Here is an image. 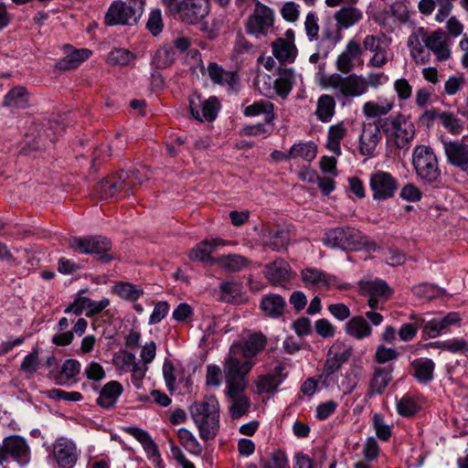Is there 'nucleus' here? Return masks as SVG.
<instances>
[{"mask_svg":"<svg viewBox=\"0 0 468 468\" xmlns=\"http://www.w3.org/2000/svg\"><path fill=\"white\" fill-rule=\"evenodd\" d=\"M191 418L204 441L213 440L219 429V404L216 397L207 396L189 408Z\"/></svg>","mask_w":468,"mask_h":468,"instance_id":"1","label":"nucleus"},{"mask_svg":"<svg viewBox=\"0 0 468 468\" xmlns=\"http://www.w3.org/2000/svg\"><path fill=\"white\" fill-rule=\"evenodd\" d=\"M388 147L408 149L415 135L414 124L402 113L389 116L379 121Z\"/></svg>","mask_w":468,"mask_h":468,"instance_id":"2","label":"nucleus"},{"mask_svg":"<svg viewBox=\"0 0 468 468\" xmlns=\"http://www.w3.org/2000/svg\"><path fill=\"white\" fill-rule=\"evenodd\" d=\"M321 85L324 89L333 90L340 101H351L367 93L364 76L355 73L346 76L333 73L324 77Z\"/></svg>","mask_w":468,"mask_h":468,"instance_id":"3","label":"nucleus"},{"mask_svg":"<svg viewBox=\"0 0 468 468\" xmlns=\"http://www.w3.org/2000/svg\"><path fill=\"white\" fill-rule=\"evenodd\" d=\"M144 10V0H115L104 16L107 26H133L142 16Z\"/></svg>","mask_w":468,"mask_h":468,"instance_id":"4","label":"nucleus"},{"mask_svg":"<svg viewBox=\"0 0 468 468\" xmlns=\"http://www.w3.org/2000/svg\"><path fill=\"white\" fill-rule=\"evenodd\" d=\"M168 11L188 25L200 23L209 12L208 0H161Z\"/></svg>","mask_w":468,"mask_h":468,"instance_id":"5","label":"nucleus"},{"mask_svg":"<svg viewBox=\"0 0 468 468\" xmlns=\"http://www.w3.org/2000/svg\"><path fill=\"white\" fill-rule=\"evenodd\" d=\"M252 367L253 362L243 357L241 349L237 345H231L223 366L226 387L235 386L238 383L247 386V375Z\"/></svg>","mask_w":468,"mask_h":468,"instance_id":"6","label":"nucleus"},{"mask_svg":"<svg viewBox=\"0 0 468 468\" xmlns=\"http://www.w3.org/2000/svg\"><path fill=\"white\" fill-rule=\"evenodd\" d=\"M412 164L418 177L424 183L432 184L439 179L441 173L438 161L430 146H416L412 154Z\"/></svg>","mask_w":468,"mask_h":468,"instance_id":"7","label":"nucleus"},{"mask_svg":"<svg viewBox=\"0 0 468 468\" xmlns=\"http://www.w3.org/2000/svg\"><path fill=\"white\" fill-rule=\"evenodd\" d=\"M323 242L332 249L359 250L365 244L366 237L353 228H335L325 232Z\"/></svg>","mask_w":468,"mask_h":468,"instance_id":"8","label":"nucleus"},{"mask_svg":"<svg viewBox=\"0 0 468 468\" xmlns=\"http://www.w3.org/2000/svg\"><path fill=\"white\" fill-rule=\"evenodd\" d=\"M302 282L309 289H326L333 288L339 290H347L350 285L343 282L335 275L327 273L314 267H305L300 273Z\"/></svg>","mask_w":468,"mask_h":468,"instance_id":"9","label":"nucleus"},{"mask_svg":"<svg viewBox=\"0 0 468 468\" xmlns=\"http://www.w3.org/2000/svg\"><path fill=\"white\" fill-rule=\"evenodd\" d=\"M11 458L21 466H26L31 459L30 447L21 436L13 435L6 437L0 444V465Z\"/></svg>","mask_w":468,"mask_h":468,"instance_id":"10","label":"nucleus"},{"mask_svg":"<svg viewBox=\"0 0 468 468\" xmlns=\"http://www.w3.org/2000/svg\"><path fill=\"white\" fill-rule=\"evenodd\" d=\"M69 248L82 254H94L102 261H109L112 257L108 254L111 250V241L104 237L94 236L87 238L74 237L69 239Z\"/></svg>","mask_w":468,"mask_h":468,"instance_id":"11","label":"nucleus"},{"mask_svg":"<svg viewBox=\"0 0 468 468\" xmlns=\"http://www.w3.org/2000/svg\"><path fill=\"white\" fill-rule=\"evenodd\" d=\"M274 25V13L269 6L258 3L246 21V31L256 38L267 36Z\"/></svg>","mask_w":468,"mask_h":468,"instance_id":"12","label":"nucleus"},{"mask_svg":"<svg viewBox=\"0 0 468 468\" xmlns=\"http://www.w3.org/2000/svg\"><path fill=\"white\" fill-rule=\"evenodd\" d=\"M369 187L373 199L385 200L395 196L398 181L390 173L379 170L370 175Z\"/></svg>","mask_w":468,"mask_h":468,"instance_id":"13","label":"nucleus"},{"mask_svg":"<svg viewBox=\"0 0 468 468\" xmlns=\"http://www.w3.org/2000/svg\"><path fill=\"white\" fill-rule=\"evenodd\" d=\"M358 285L360 293L368 297L367 305L372 310H377L379 303L387 300L391 294V290L386 282L379 279L362 280Z\"/></svg>","mask_w":468,"mask_h":468,"instance_id":"14","label":"nucleus"},{"mask_svg":"<svg viewBox=\"0 0 468 468\" xmlns=\"http://www.w3.org/2000/svg\"><path fill=\"white\" fill-rule=\"evenodd\" d=\"M428 37L429 33L423 27H419L408 37L407 46L410 56L416 64L423 65L430 61Z\"/></svg>","mask_w":468,"mask_h":468,"instance_id":"15","label":"nucleus"},{"mask_svg":"<svg viewBox=\"0 0 468 468\" xmlns=\"http://www.w3.org/2000/svg\"><path fill=\"white\" fill-rule=\"evenodd\" d=\"M339 344H334L328 351L327 359L324 363V371L321 376L323 382L328 388H334L335 378L341 365L348 358L349 354L341 352Z\"/></svg>","mask_w":468,"mask_h":468,"instance_id":"16","label":"nucleus"},{"mask_svg":"<svg viewBox=\"0 0 468 468\" xmlns=\"http://www.w3.org/2000/svg\"><path fill=\"white\" fill-rule=\"evenodd\" d=\"M190 110L193 117L199 122H212L216 119L220 104L216 97L202 100L198 95L189 98Z\"/></svg>","mask_w":468,"mask_h":468,"instance_id":"17","label":"nucleus"},{"mask_svg":"<svg viewBox=\"0 0 468 468\" xmlns=\"http://www.w3.org/2000/svg\"><path fill=\"white\" fill-rule=\"evenodd\" d=\"M52 454L59 468H73L79 456L76 444L66 438L56 440Z\"/></svg>","mask_w":468,"mask_h":468,"instance_id":"18","label":"nucleus"},{"mask_svg":"<svg viewBox=\"0 0 468 468\" xmlns=\"http://www.w3.org/2000/svg\"><path fill=\"white\" fill-rule=\"evenodd\" d=\"M380 125L375 123H364L362 126L361 133L358 139V151L367 157H372L377 149V146L381 142Z\"/></svg>","mask_w":468,"mask_h":468,"instance_id":"19","label":"nucleus"},{"mask_svg":"<svg viewBox=\"0 0 468 468\" xmlns=\"http://www.w3.org/2000/svg\"><path fill=\"white\" fill-rule=\"evenodd\" d=\"M273 56L282 62L292 63L295 60L298 49L294 44V31L288 29L284 37L276 39L272 44Z\"/></svg>","mask_w":468,"mask_h":468,"instance_id":"20","label":"nucleus"},{"mask_svg":"<svg viewBox=\"0 0 468 468\" xmlns=\"http://www.w3.org/2000/svg\"><path fill=\"white\" fill-rule=\"evenodd\" d=\"M247 386L236 384L226 387V394L230 402L229 413L233 419H239L246 414L250 409V399L245 396Z\"/></svg>","mask_w":468,"mask_h":468,"instance_id":"21","label":"nucleus"},{"mask_svg":"<svg viewBox=\"0 0 468 468\" xmlns=\"http://www.w3.org/2000/svg\"><path fill=\"white\" fill-rule=\"evenodd\" d=\"M363 49L358 40L351 39L344 50L337 56L335 67L338 71L347 74L356 67V61L360 59Z\"/></svg>","mask_w":468,"mask_h":468,"instance_id":"22","label":"nucleus"},{"mask_svg":"<svg viewBox=\"0 0 468 468\" xmlns=\"http://www.w3.org/2000/svg\"><path fill=\"white\" fill-rule=\"evenodd\" d=\"M138 174V171H133L131 175L128 172L122 171L118 176L102 180L99 185V190L102 197H112L118 192L122 191L126 186V180L130 177H133L136 182L142 184L143 179L139 177Z\"/></svg>","mask_w":468,"mask_h":468,"instance_id":"23","label":"nucleus"},{"mask_svg":"<svg viewBox=\"0 0 468 468\" xmlns=\"http://www.w3.org/2000/svg\"><path fill=\"white\" fill-rule=\"evenodd\" d=\"M266 279L273 285L283 286L292 277V268L287 261L278 259L267 264L264 271Z\"/></svg>","mask_w":468,"mask_h":468,"instance_id":"24","label":"nucleus"},{"mask_svg":"<svg viewBox=\"0 0 468 468\" xmlns=\"http://www.w3.org/2000/svg\"><path fill=\"white\" fill-rule=\"evenodd\" d=\"M428 50L434 54L437 62L446 61L451 58L450 43L441 29H437L429 34Z\"/></svg>","mask_w":468,"mask_h":468,"instance_id":"25","label":"nucleus"},{"mask_svg":"<svg viewBox=\"0 0 468 468\" xmlns=\"http://www.w3.org/2000/svg\"><path fill=\"white\" fill-rule=\"evenodd\" d=\"M443 149L448 161L463 170L468 168V145L463 142H443Z\"/></svg>","mask_w":468,"mask_h":468,"instance_id":"26","label":"nucleus"},{"mask_svg":"<svg viewBox=\"0 0 468 468\" xmlns=\"http://www.w3.org/2000/svg\"><path fill=\"white\" fill-rule=\"evenodd\" d=\"M391 367H376L368 383L367 396L382 394L392 379Z\"/></svg>","mask_w":468,"mask_h":468,"instance_id":"27","label":"nucleus"},{"mask_svg":"<svg viewBox=\"0 0 468 468\" xmlns=\"http://www.w3.org/2000/svg\"><path fill=\"white\" fill-rule=\"evenodd\" d=\"M395 107V98L378 96L376 101H367L362 106V113L367 118H376L389 113Z\"/></svg>","mask_w":468,"mask_h":468,"instance_id":"28","label":"nucleus"},{"mask_svg":"<svg viewBox=\"0 0 468 468\" xmlns=\"http://www.w3.org/2000/svg\"><path fill=\"white\" fill-rule=\"evenodd\" d=\"M226 244L227 242L221 239H215L212 240L205 239L191 250L189 257L191 260L215 263L216 259L211 257V253L218 247H223Z\"/></svg>","mask_w":468,"mask_h":468,"instance_id":"29","label":"nucleus"},{"mask_svg":"<svg viewBox=\"0 0 468 468\" xmlns=\"http://www.w3.org/2000/svg\"><path fill=\"white\" fill-rule=\"evenodd\" d=\"M345 332L356 340H363L372 335L373 329L364 316L356 315L346 323Z\"/></svg>","mask_w":468,"mask_h":468,"instance_id":"30","label":"nucleus"},{"mask_svg":"<svg viewBox=\"0 0 468 468\" xmlns=\"http://www.w3.org/2000/svg\"><path fill=\"white\" fill-rule=\"evenodd\" d=\"M122 391L123 388L120 382L109 381L101 388L97 404L103 409H111L115 406Z\"/></svg>","mask_w":468,"mask_h":468,"instance_id":"31","label":"nucleus"},{"mask_svg":"<svg viewBox=\"0 0 468 468\" xmlns=\"http://www.w3.org/2000/svg\"><path fill=\"white\" fill-rule=\"evenodd\" d=\"M296 78L297 76L293 69H279L278 77L274 80L275 95L282 99L287 98L296 82Z\"/></svg>","mask_w":468,"mask_h":468,"instance_id":"32","label":"nucleus"},{"mask_svg":"<svg viewBox=\"0 0 468 468\" xmlns=\"http://www.w3.org/2000/svg\"><path fill=\"white\" fill-rule=\"evenodd\" d=\"M459 321L460 316L457 313H449L442 318H435L427 322L424 325V332L429 337L434 338Z\"/></svg>","mask_w":468,"mask_h":468,"instance_id":"33","label":"nucleus"},{"mask_svg":"<svg viewBox=\"0 0 468 468\" xmlns=\"http://www.w3.org/2000/svg\"><path fill=\"white\" fill-rule=\"evenodd\" d=\"M346 134L347 123L345 122H339L334 125H331L328 128L327 133V149L335 154L340 155L342 154L340 143L346 136Z\"/></svg>","mask_w":468,"mask_h":468,"instance_id":"34","label":"nucleus"},{"mask_svg":"<svg viewBox=\"0 0 468 468\" xmlns=\"http://www.w3.org/2000/svg\"><path fill=\"white\" fill-rule=\"evenodd\" d=\"M362 374L360 367H352L345 374L338 375L335 386L344 394H349L356 387Z\"/></svg>","mask_w":468,"mask_h":468,"instance_id":"35","label":"nucleus"},{"mask_svg":"<svg viewBox=\"0 0 468 468\" xmlns=\"http://www.w3.org/2000/svg\"><path fill=\"white\" fill-rule=\"evenodd\" d=\"M241 349V355L249 360H251L266 345V337L261 334H253L242 344L233 343Z\"/></svg>","mask_w":468,"mask_h":468,"instance_id":"36","label":"nucleus"},{"mask_svg":"<svg viewBox=\"0 0 468 468\" xmlns=\"http://www.w3.org/2000/svg\"><path fill=\"white\" fill-rule=\"evenodd\" d=\"M207 73L214 83L226 85L231 89L234 88L238 81V77L234 72L224 70L216 63L208 64Z\"/></svg>","mask_w":468,"mask_h":468,"instance_id":"37","label":"nucleus"},{"mask_svg":"<svg viewBox=\"0 0 468 468\" xmlns=\"http://www.w3.org/2000/svg\"><path fill=\"white\" fill-rule=\"evenodd\" d=\"M243 113L247 117L264 114L266 123H271L275 118L274 105L271 101L264 100L255 101L251 105L247 106L244 109Z\"/></svg>","mask_w":468,"mask_h":468,"instance_id":"38","label":"nucleus"},{"mask_svg":"<svg viewBox=\"0 0 468 468\" xmlns=\"http://www.w3.org/2000/svg\"><path fill=\"white\" fill-rule=\"evenodd\" d=\"M285 306V301L278 294H270L262 298L261 308L262 312L272 318L280 317Z\"/></svg>","mask_w":468,"mask_h":468,"instance_id":"39","label":"nucleus"},{"mask_svg":"<svg viewBox=\"0 0 468 468\" xmlns=\"http://www.w3.org/2000/svg\"><path fill=\"white\" fill-rule=\"evenodd\" d=\"M289 241L290 233L288 230L283 229L271 230L263 237V244L276 251L285 248Z\"/></svg>","mask_w":468,"mask_h":468,"instance_id":"40","label":"nucleus"},{"mask_svg":"<svg viewBox=\"0 0 468 468\" xmlns=\"http://www.w3.org/2000/svg\"><path fill=\"white\" fill-rule=\"evenodd\" d=\"M434 362L429 358H420L412 362L414 377L419 382L427 383L433 378Z\"/></svg>","mask_w":468,"mask_h":468,"instance_id":"41","label":"nucleus"},{"mask_svg":"<svg viewBox=\"0 0 468 468\" xmlns=\"http://www.w3.org/2000/svg\"><path fill=\"white\" fill-rule=\"evenodd\" d=\"M80 372V363L76 359H67L61 366L60 374L52 378L57 385L64 386L69 380L75 378Z\"/></svg>","mask_w":468,"mask_h":468,"instance_id":"42","label":"nucleus"},{"mask_svg":"<svg viewBox=\"0 0 468 468\" xmlns=\"http://www.w3.org/2000/svg\"><path fill=\"white\" fill-rule=\"evenodd\" d=\"M215 263L227 271L235 272L245 268L248 264V260L240 255L229 254L217 258Z\"/></svg>","mask_w":468,"mask_h":468,"instance_id":"43","label":"nucleus"},{"mask_svg":"<svg viewBox=\"0 0 468 468\" xmlns=\"http://www.w3.org/2000/svg\"><path fill=\"white\" fill-rule=\"evenodd\" d=\"M335 101L331 95L324 94L317 101L316 115L323 122H328L335 115Z\"/></svg>","mask_w":468,"mask_h":468,"instance_id":"44","label":"nucleus"},{"mask_svg":"<svg viewBox=\"0 0 468 468\" xmlns=\"http://www.w3.org/2000/svg\"><path fill=\"white\" fill-rule=\"evenodd\" d=\"M362 18V13L355 7H343L335 13V20L343 28H349Z\"/></svg>","mask_w":468,"mask_h":468,"instance_id":"45","label":"nucleus"},{"mask_svg":"<svg viewBox=\"0 0 468 468\" xmlns=\"http://www.w3.org/2000/svg\"><path fill=\"white\" fill-rule=\"evenodd\" d=\"M90 55L91 51L87 48L73 50L58 63V68L64 70L75 69L89 58Z\"/></svg>","mask_w":468,"mask_h":468,"instance_id":"46","label":"nucleus"},{"mask_svg":"<svg viewBox=\"0 0 468 468\" xmlns=\"http://www.w3.org/2000/svg\"><path fill=\"white\" fill-rule=\"evenodd\" d=\"M176 59V52L174 48L165 45L156 50L152 63L157 69H165L171 66Z\"/></svg>","mask_w":468,"mask_h":468,"instance_id":"47","label":"nucleus"},{"mask_svg":"<svg viewBox=\"0 0 468 468\" xmlns=\"http://www.w3.org/2000/svg\"><path fill=\"white\" fill-rule=\"evenodd\" d=\"M288 156L290 158L301 157L310 162L316 156V146L310 142L295 144L291 147Z\"/></svg>","mask_w":468,"mask_h":468,"instance_id":"48","label":"nucleus"},{"mask_svg":"<svg viewBox=\"0 0 468 468\" xmlns=\"http://www.w3.org/2000/svg\"><path fill=\"white\" fill-rule=\"evenodd\" d=\"M136 59V55L125 48H114L108 57L107 61L111 65L128 66L133 63Z\"/></svg>","mask_w":468,"mask_h":468,"instance_id":"49","label":"nucleus"},{"mask_svg":"<svg viewBox=\"0 0 468 468\" xmlns=\"http://www.w3.org/2000/svg\"><path fill=\"white\" fill-rule=\"evenodd\" d=\"M440 122L443 128L452 134H460L463 130V122L452 112L442 111Z\"/></svg>","mask_w":468,"mask_h":468,"instance_id":"50","label":"nucleus"},{"mask_svg":"<svg viewBox=\"0 0 468 468\" xmlns=\"http://www.w3.org/2000/svg\"><path fill=\"white\" fill-rule=\"evenodd\" d=\"M27 101L28 96L24 87H16L5 97V105L9 107L24 108Z\"/></svg>","mask_w":468,"mask_h":468,"instance_id":"51","label":"nucleus"},{"mask_svg":"<svg viewBox=\"0 0 468 468\" xmlns=\"http://www.w3.org/2000/svg\"><path fill=\"white\" fill-rule=\"evenodd\" d=\"M114 292L122 299L136 301L143 294V290L130 282H120L114 286Z\"/></svg>","mask_w":468,"mask_h":468,"instance_id":"52","label":"nucleus"},{"mask_svg":"<svg viewBox=\"0 0 468 468\" xmlns=\"http://www.w3.org/2000/svg\"><path fill=\"white\" fill-rule=\"evenodd\" d=\"M420 410L415 399L409 394H405L397 402V411L402 417H410Z\"/></svg>","mask_w":468,"mask_h":468,"instance_id":"53","label":"nucleus"},{"mask_svg":"<svg viewBox=\"0 0 468 468\" xmlns=\"http://www.w3.org/2000/svg\"><path fill=\"white\" fill-rule=\"evenodd\" d=\"M386 14L396 23H404L409 19V8L403 1L392 3L386 11Z\"/></svg>","mask_w":468,"mask_h":468,"instance_id":"54","label":"nucleus"},{"mask_svg":"<svg viewBox=\"0 0 468 468\" xmlns=\"http://www.w3.org/2000/svg\"><path fill=\"white\" fill-rule=\"evenodd\" d=\"M81 302L84 303L85 314L88 317L100 314L110 304V301L107 298L94 301L88 297H82Z\"/></svg>","mask_w":468,"mask_h":468,"instance_id":"55","label":"nucleus"},{"mask_svg":"<svg viewBox=\"0 0 468 468\" xmlns=\"http://www.w3.org/2000/svg\"><path fill=\"white\" fill-rule=\"evenodd\" d=\"M372 425L376 435L382 441H388L391 436V427L388 425L380 414H374L372 417Z\"/></svg>","mask_w":468,"mask_h":468,"instance_id":"56","label":"nucleus"},{"mask_svg":"<svg viewBox=\"0 0 468 468\" xmlns=\"http://www.w3.org/2000/svg\"><path fill=\"white\" fill-rule=\"evenodd\" d=\"M393 90L396 92L397 98L400 101H408L412 95V86L410 81L405 78H399L394 80Z\"/></svg>","mask_w":468,"mask_h":468,"instance_id":"57","label":"nucleus"},{"mask_svg":"<svg viewBox=\"0 0 468 468\" xmlns=\"http://www.w3.org/2000/svg\"><path fill=\"white\" fill-rule=\"evenodd\" d=\"M256 85L260 92L269 98L275 95V84L272 78L268 74H259Z\"/></svg>","mask_w":468,"mask_h":468,"instance_id":"58","label":"nucleus"},{"mask_svg":"<svg viewBox=\"0 0 468 468\" xmlns=\"http://www.w3.org/2000/svg\"><path fill=\"white\" fill-rule=\"evenodd\" d=\"M304 29L309 41L317 39L319 33L318 16L313 11L309 12L305 17Z\"/></svg>","mask_w":468,"mask_h":468,"instance_id":"59","label":"nucleus"},{"mask_svg":"<svg viewBox=\"0 0 468 468\" xmlns=\"http://www.w3.org/2000/svg\"><path fill=\"white\" fill-rule=\"evenodd\" d=\"M146 27L154 36H157L162 32L164 28V22L160 9L156 8L151 11Z\"/></svg>","mask_w":468,"mask_h":468,"instance_id":"60","label":"nucleus"},{"mask_svg":"<svg viewBox=\"0 0 468 468\" xmlns=\"http://www.w3.org/2000/svg\"><path fill=\"white\" fill-rule=\"evenodd\" d=\"M414 294L423 300H431L441 294V290L437 286L430 283H422L413 288Z\"/></svg>","mask_w":468,"mask_h":468,"instance_id":"61","label":"nucleus"},{"mask_svg":"<svg viewBox=\"0 0 468 468\" xmlns=\"http://www.w3.org/2000/svg\"><path fill=\"white\" fill-rule=\"evenodd\" d=\"M221 299L233 302L240 293V285L235 282H224L220 284Z\"/></svg>","mask_w":468,"mask_h":468,"instance_id":"62","label":"nucleus"},{"mask_svg":"<svg viewBox=\"0 0 468 468\" xmlns=\"http://www.w3.org/2000/svg\"><path fill=\"white\" fill-rule=\"evenodd\" d=\"M440 348L452 353L468 352V343L463 338H452L437 343Z\"/></svg>","mask_w":468,"mask_h":468,"instance_id":"63","label":"nucleus"},{"mask_svg":"<svg viewBox=\"0 0 468 468\" xmlns=\"http://www.w3.org/2000/svg\"><path fill=\"white\" fill-rule=\"evenodd\" d=\"M287 464L288 459L286 454L282 451H276L263 463L262 468H286Z\"/></svg>","mask_w":468,"mask_h":468,"instance_id":"64","label":"nucleus"}]
</instances>
